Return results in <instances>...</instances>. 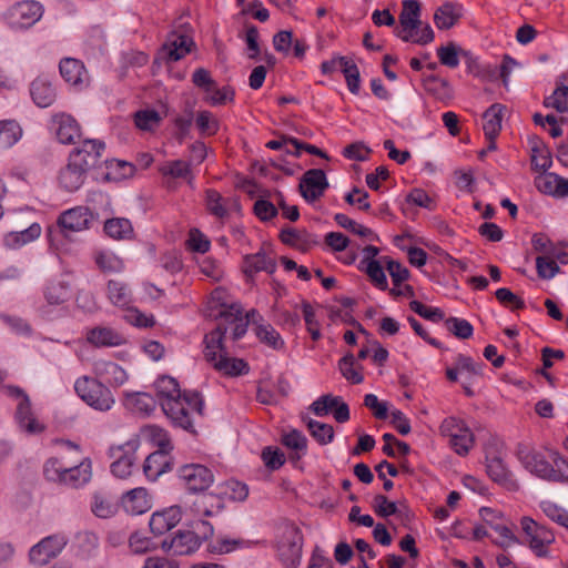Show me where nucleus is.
I'll list each match as a JSON object with an SVG mask.
<instances>
[{
  "mask_svg": "<svg viewBox=\"0 0 568 568\" xmlns=\"http://www.w3.org/2000/svg\"><path fill=\"white\" fill-rule=\"evenodd\" d=\"M161 116L155 110H140L134 114L135 125L143 131H151L159 126Z\"/></svg>",
  "mask_w": 568,
  "mask_h": 568,
  "instance_id": "obj_50",
  "label": "nucleus"
},
{
  "mask_svg": "<svg viewBox=\"0 0 568 568\" xmlns=\"http://www.w3.org/2000/svg\"><path fill=\"white\" fill-rule=\"evenodd\" d=\"M87 339L95 347H113L124 343L121 334L110 327H94L87 333Z\"/></svg>",
  "mask_w": 568,
  "mask_h": 568,
  "instance_id": "obj_23",
  "label": "nucleus"
},
{
  "mask_svg": "<svg viewBox=\"0 0 568 568\" xmlns=\"http://www.w3.org/2000/svg\"><path fill=\"white\" fill-rule=\"evenodd\" d=\"M65 469L67 467L57 457H51L43 465V475L50 481L62 483Z\"/></svg>",
  "mask_w": 568,
  "mask_h": 568,
  "instance_id": "obj_60",
  "label": "nucleus"
},
{
  "mask_svg": "<svg viewBox=\"0 0 568 568\" xmlns=\"http://www.w3.org/2000/svg\"><path fill=\"white\" fill-rule=\"evenodd\" d=\"M170 453L155 450L145 458L143 471L149 479L155 480L159 476L171 469Z\"/></svg>",
  "mask_w": 568,
  "mask_h": 568,
  "instance_id": "obj_21",
  "label": "nucleus"
},
{
  "mask_svg": "<svg viewBox=\"0 0 568 568\" xmlns=\"http://www.w3.org/2000/svg\"><path fill=\"white\" fill-rule=\"evenodd\" d=\"M536 268L538 276L545 280L552 278L560 270L556 261L547 255L536 258Z\"/></svg>",
  "mask_w": 568,
  "mask_h": 568,
  "instance_id": "obj_58",
  "label": "nucleus"
},
{
  "mask_svg": "<svg viewBox=\"0 0 568 568\" xmlns=\"http://www.w3.org/2000/svg\"><path fill=\"white\" fill-rule=\"evenodd\" d=\"M105 233L115 240L130 239L133 233L131 222L124 217L109 219L104 223Z\"/></svg>",
  "mask_w": 568,
  "mask_h": 568,
  "instance_id": "obj_38",
  "label": "nucleus"
},
{
  "mask_svg": "<svg viewBox=\"0 0 568 568\" xmlns=\"http://www.w3.org/2000/svg\"><path fill=\"white\" fill-rule=\"evenodd\" d=\"M60 74L65 82L72 85L88 84L90 77L82 61L74 58H64L59 64Z\"/></svg>",
  "mask_w": 568,
  "mask_h": 568,
  "instance_id": "obj_16",
  "label": "nucleus"
},
{
  "mask_svg": "<svg viewBox=\"0 0 568 568\" xmlns=\"http://www.w3.org/2000/svg\"><path fill=\"white\" fill-rule=\"evenodd\" d=\"M227 328L219 325L204 336V357L216 371L224 375L237 376L247 373V364L240 358L229 357L223 345Z\"/></svg>",
  "mask_w": 568,
  "mask_h": 568,
  "instance_id": "obj_2",
  "label": "nucleus"
},
{
  "mask_svg": "<svg viewBox=\"0 0 568 568\" xmlns=\"http://www.w3.org/2000/svg\"><path fill=\"white\" fill-rule=\"evenodd\" d=\"M92 214L85 206H77L63 212L57 222V229L49 230V239L52 245L59 241V236L70 239L73 233L89 229Z\"/></svg>",
  "mask_w": 568,
  "mask_h": 568,
  "instance_id": "obj_3",
  "label": "nucleus"
},
{
  "mask_svg": "<svg viewBox=\"0 0 568 568\" xmlns=\"http://www.w3.org/2000/svg\"><path fill=\"white\" fill-rule=\"evenodd\" d=\"M458 51L459 48L455 43L449 42L447 45L437 49V55L443 65L457 68L459 65Z\"/></svg>",
  "mask_w": 568,
  "mask_h": 568,
  "instance_id": "obj_56",
  "label": "nucleus"
},
{
  "mask_svg": "<svg viewBox=\"0 0 568 568\" xmlns=\"http://www.w3.org/2000/svg\"><path fill=\"white\" fill-rule=\"evenodd\" d=\"M334 220L341 227L349 230L351 232L357 234L358 236L369 237L372 240L378 239L377 235L374 234V232L371 229L356 223L354 220L349 219L347 215L343 213L335 214Z\"/></svg>",
  "mask_w": 568,
  "mask_h": 568,
  "instance_id": "obj_47",
  "label": "nucleus"
},
{
  "mask_svg": "<svg viewBox=\"0 0 568 568\" xmlns=\"http://www.w3.org/2000/svg\"><path fill=\"white\" fill-rule=\"evenodd\" d=\"M373 508L377 516L388 517L399 513L396 503L389 501L384 495H376L373 500Z\"/></svg>",
  "mask_w": 568,
  "mask_h": 568,
  "instance_id": "obj_61",
  "label": "nucleus"
},
{
  "mask_svg": "<svg viewBox=\"0 0 568 568\" xmlns=\"http://www.w3.org/2000/svg\"><path fill=\"white\" fill-rule=\"evenodd\" d=\"M276 270V262L268 257L265 253L258 252L253 255H247L244 263V273L252 277L253 274L265 271L273 274Z\"/></svg>",
  "mask_w": 568,
  "mask_h": 568,
  "instance_id": "obj_29",
  "label": "nucleus"
},
{
  "mask_svg": "<svg viewBox=\"0 0 568 568\" xmlns=\"http://www.w3.org/2000/svg\"><path fill=\"white\" fill-rule=\"evenodd\" d=\"M542 105L547 109H554L559 113L568 112V87L556 79L555 90L546 97Z\"/></svg>",
  "mask_w": 568,
  "mask_h": 568,
  "instance_id": "obj_35",
  "label": "nucleus"
},
{
  "mask_svg": "<svg viewBox=\"0 0 568 568\" xmlns=\"http://www.w3.org/2000/svg\"><path fill=\"white\" fill-rule=\"evenodd\" d=\"M106 295L110 302L119 307H126L132 302L129 286L119 280H110L106 284Z\"/></svg>",
  "mask_w": 568,
  "mask_h": 568,
  "instance_id": "obj_31",
  "label": "nucleus"
},
{
  "mask_svg": "<svg viewBox=\"0 0 568 568\" xmlns=\"http://www.w3.org/2000/svg\"><path fill=\"white\" fill-rule=\"evenodd\" d=\"M338 62L348 90L353 94H358L361 88V74L358 67L347 57H338Z\"/></svg>",
  "mask_w": 568,
  "mask_h": 568,
  "instance_id": "obj_37",
  "label": "nucleus"
},
{
  "mask_svg": "<svg viewBox=\"0 0 568 568\" xmlns=\"http://www.w3.org/2000/svg\"><path fill=\"white\" fill-rule=\"evenodd\" d=\"M44 297L50 305H60L70 298V284L64 281L50 283L44 292Z\"/></svg>",
  "mask_w": 568,
  "mask_h": 568,
  "instance_id": "obj_43",
  "label": "nucleus"
},
{
  "mask_svg": "<svg viewBox=\"0 0 568 568\" xmlns=\"http://www.w3.org/2000/svg\"><path fill=\"white\" fill-rule=\"evenodd\" d=\"M180 520V509L178 507H170L152 515L150 519V529L155 536H161L175 527Z\"/></svg>",
  "mask_w": 568,
  "mask_h": 568,
  "instance_id": "obj_18",
  "label": "nucleus"
},
{
  "mask_svg": "<svg viewBox=\"0 0 568 568\" xmlns=\"http://www.w3.org/2000/svg\"><path fill=\"white\" fill-rule=\"evenodd\" d=\"M122 506L130 515H142L151 509L152 500L148 490L139 487L123 495Z\"/></svg>",
  "mask_w": 568,
  "mask_h": 568,
  "instance_id": "obj_17",
  "label": "nucleus"
},
{
  "mask_svg": "<svg viewBox=\"0 0 568 568\" xmlns=\"http://www.w3.org/2000/svg\"><path fill=\"white\" fill-rule=\"evenodd\" d=\"M30 93L34 103L40 108L50 106L54 102L57 95L52 83L41 77L37 78L31 83Z\"/></svg>",
  "mask_w": 568,
  "mask_h": 568,
  "instance_id": "obj_24",
  "label": "nucleus"
},
{
  "mask_svg": "<svg viewBox=\"0 0 568 568\" xmlns=\"http://www.w3.org/2000/svg\"><path fill=\"white\" fill-rule=\"evenodd\" d=\"M22 134L20 125L12 120L0 121V149L13 145Z\"/></svg>",
  "mask_w": 568,
  "mask_h": 568,
  "instance_id": "obj_44",
  "label": "nucleus"
},
{
  "mask_svg": "<svg viewBox=\"0 0 568 568\" xmlns=\"http://www.w3.org/2000/svg\"><path fill=\"white\" fill-rule=\"evenodd\" d=\"M116 505L102 491H97L92 496L91 511L99 518H110L116 513Z\"/></svg>",
  "mask_w": 568,
  "mask_h": 568,
  "instance_id": "obj_40",
  "label": "nucleus"
},
{
  "mask_svg": "<svg viewBox=\"0 0 568 568\" xmlns=\"http://www.w3.org/2000/svg\"><path fill=\"white\" fill-rule=\"evenodd\" d=\"M205 194L206 207L210 213L220 219L227 216V210L222 195L212 189L207 190Z\"/></svg>",
  "mask_w": 568,
  "mask_h": 568,
  "instance_id": "obj_51",
  "label": "nucleus"
},
{
  "mask_svg": "<svg viewBox=\"0 0 568 568\" xmlns=\"http://www.w3.org/2000/svg\"><path fill=\"white\" fill-rule=\"evenodd\" d=\"M555 541V535L545 526H539L532 539H529V547L538 557H547V547Z\"/></svg>",
  "mask_w": 568,
  "mask_h": 568,
  "instance_id": "obj_42",
  "label": "nucleus"
},
{
  "mask_svg": "<svg viewBox=\"0 0 568 568\" xmlns=\"http://www.w3.org/2000/svg\"><path fill=\"white\" fill-rule=\"evenodd\" d=\"M445 326L449 333L460 339L471 337L474 332L473 325L468 321L458 317H448L445 320Z\"/></svg>",
  "mask_w": 568,
  "mask_h": 568,
  "instance_id": "obj_48",
  "label": "nucleus"
},
{
  "mask_svg": "<svg viewBox=\"0 0 568 568\" xmlns=\"http://www.w3.org/2000/svg\"><path fill=\"white\" fill-rule=\"evenodd\" d=\"M460 17L462 6L446 2L435 11L434 21L438 29L448 30L458 22Z\"/></svg>",
  "mask_w": 568,
  "mask_h": 568,
  "instance_id": "obj_25",
  "label": "nucleus"
},
{
  "mask_svg": "<svg viewBox=\"0 0 568 568\" xmlns=\"http://www.w3.org/2000/svg\"><path fill=\"white\" fill-rule=\"evenodd\" d=\"M140 434L145 439L152 442L158 447V450L171 452L173 449L168 432L158 425L143 426Z\"/></svg>",
  "mask_w": 568,
  "mask_h": 568,
  "instance_id": "obj_32",
  "label": "nucleus"
},
{
  "mask_svg": "<svg viewBox=\"0 0 568 568\" xmlns=\"http://www.w3.org/2000/svg\"><path fill=\"white\" fill-rule=\"evenodd\" d=\"M338 369L343 377L353 384H361L364 381L361 373L362 366L356 364V358L352 353H347L338 361Z\"/></svg>",
  "mask_w": 568,
  "mask_h": 568,
  "instance_id": "obj_39",
  "label": "nucleus"
},
{
  "mask_svg": "<svg viewBox=\"0 0 568 568\" xmlns=\"http://www.w3.org/2000/svg\"><path fill=\"white\" fill-rule=\"evenodd\" d=\"M156 397L165 416L176 427L195 434L194 418L202 416L204 403L196 392H182L175 378L161 376L155 382Z\"/></svg>",
  "mask_w": 568,
  "mask_h": 568,
  "instance_id": "obj_1",
  "label": "nucleus"
},
{
  "mask_svg": "<svg viewBox=\"0 0 568 568\" xmlns=\"http://www.w3.org/2000/svg\"><path fill=\"white\" fill-rule=\"evenodd\" d=\"M222 508L221 498L213 494L200 495L193 504V510L196 516L212 517L220 514Z\"/></svg>",
  "mask_w": 568,
  "mask_h": 568,
  "instance_id": "obj_30",
  "label": "nucleus"
},
{
  "mask_svg": "<svg viewBox=\"0 0 568 568\" xmlns=\"http://www.w3.org/2000/svg\"><path fill=\"white\" fill-rule=\"evenodd\" d=\"M126 406L134 413L150 415L156 407V399L149 393L136 392L126 396Z\"/></svg>",
  "mask_w": 568,
  "mask_h": 568,
  "instance_id": "obj_33",
  "label": "nucleus"
},
{
  "mask_svg": "<svg viewBox=\"0 0 568 568\" xmlns=\"http://www.w3.org/2000/svg\"><path fill=\"white\" fill-rule=\"evenodd\" d=\"M505 106L499 103L490 105L484 112V132L487 139H496L501 129L503 111Z\"/></svg>",
  "mask_w": 568,
  "mask_h": 568,
  "instance_id": "obj_28",
  "label": "nucleus"
},
{
  "mask_svg": "<svg viewBox=\"0 0 568 568\" xmlns=\"http://www.w3.org/2000/svg\"><path fill=\"white\" fill-rule=\"evenodd\" d=\"M559 175L556 173H540L535 178V186L544 194L555 196Z\"/></svg>",
  "mask_w": 568,
  "mask_h": 568,
  "instance_id": "obj_57",
  "label": "nucleus"
},
{
  "mask_svg": "<svg viewBox=\"0 0 568 568\" xmlns=\"http://www.w3.org/2000/svg\"><path fill=\"white\" fill-rule=\"evenodd\" d=\"M77 394L91 407L99 410H109L114 399L108 387L95 378L83 376L74 384Z\"/></svg>",
  "mask_w": 568,
  "mask_h": 568,
  "instance_id": "obj_5",
  "label": "nucleus"
},
{
  "mask_svg": "<svg viewBox=\"0 0 568 568\" xmlns=\"http://www.w3.org/2000/svg\"><path fill=\"white\" fill-rule=\"evenodd\" d=\"M95 263L103 272H119L123 266L122 261L111 252L97 253Z\"/></svg>",
  "mask_w": 568,
  "mask_h": 568,
  "instance_id": "obj_53",
  "label": "nucleus"
},
{
  "mask_svg": "<svg viewBox=\"0 0 568 568\" xmlns=\"http://www.w3.org/2000/svg\"><path fill=\"white\" fill-rule=\"evenodd\" d=\"M180 478L186 487L192 491H201L207 489L213 483L212 471L200 464L184 465L179 470Z\"/></svg>",
  "mask_w": 568,
  "mask_h": 568,
  "instance_id": "obj_12",
  "label": "nucleus"
},
{
  "mask_svg": "<svg viewBox=\"0 0 568 568\" xmlns=\"http://www.w3.org/2000/svg\"><path fill=\"white\" fill-rule=\"evenodd\" d=\"M140 447V439L138 436L132 437L123 445L113 448V456L115 460L111 465V471L119 478H126L132 474L136 460V450Z\"/></svg>",
  "mask_w": 568,
  "mask_h": 568,
  "instance_id": "obj_8",
  "label": "nucleus"
},
{
  "mask_svg": "<svg viewBox=\"0 0 568 568\" xmlns=\"http://www.w3.org/2000/svg\"><path fill=\"white\" fill-rule=\"evenodd\" d=\"M200 547V537L195 531L180 530L174 537L162 541V548L173 555L183 556L194 552Z\"/></svg>",
  "mask_w": 568,
  "mask_h": 568,
  "instance_id": "obj_14",
  "label": "nucleus"
},
{
  "mask_svg": "<svg viewBox=\"0 0 568 568\" xmlns=\"http://www.w3.org/2000/svg\"><path fill=\"white\" fill-rule=\"evenodd\" d=\"M517 455L524 467L539 478L550 481H562L565 479L564 474L555 470L542 454L519 445Z\"/></svg>",
  "mask_w": 568,
  "mask_h": 568,
  "instance_id": "obj_6",
  "label": "nucleus"
},
{
  "mask_svg": "<svg viewBox=\"0 0 568 568\" xmlns=\"http://www.w3.org/2000/svg\"><path fill=\"white\" fill-rule=\"evenodd\" d=\"M43 13L42 6L37 1H21L6 12L7 22L11 28L23 29L33 26Z\"/></svg>",
  "mask_w": 568,
  "mask_h": 568,
  "instance_id": "obj_7",
  "label": "nucleus"
},
{
  "mask_svg": "<svg viewBox=\"0 0 568 568\" xmlns=\"http://www.w3.org/2000/svg\"><path fill=\"white\" fill-rule=\"evenodd\" d=\"M303 420L306 423V426L312 435V437L320 445H327L334 439V428L329 424H325L322 422L314 420L312 418L303 417Z\"/></svg>",
  "mask_w": 568,
  "mask_h": 568,
  "instance_id": "obj_41",
  "label": "nucleus"
},
{
  "mask_svg": "<svg viewBox=\"0 0 568 568\" xmlns=\"http://www.w3.org/2000/svg\"><path fill=\"white\" fill-rule=\"evenodd\" d=\"M366 274L371 281L381 290L387 288V280L379 261H369L366 264Z\"/></svg>",
  "mask_w": 568,
  "mask_h": 568,
  "instance_id": "obj_62",
  "label": "nucleus"
},
{
  "mask_svg": "<svg viewBox=\"0 0 568 568\" xmlns=\"http://www.w3.org/2000/svg\"><path fill=\"white\" fill-rule=\"evenodd\" d=\"M160 172L163 175H170L172 178H186L191 174L189 163L182 160L171 161L160 168Z\"/></svg>",
  "mask_w": 568,
  "mask_h": 568,
  "instance_id": "obj_63",
  "label": "nucleus"
},
{
  "mask_svg": "<svg viewBox=\"0 0 568 568\" xmlns=\"http://www.w3.org/2000/svg\"><path fill=\"white\" fill-rule=\"evenodd\" d=\"M91 476V462L90 459H84L78 466L69 467L64 470L61 484L77 488L87 484Z\"/></svg>",
  "mask_w": 568,
  "mask_h": 568,
  "instance_id": "obj_26",
  "label": "nucleus"
},
{
  "mask_svg": "<svg viewBox=\"0 0 568 568\" xmlns=\"http://www.w3.org/2000/svg\"><path fill=\"white\" fill-rule=\"evenodd\" d=\"M41 234V227L39 224L33 223L28 229L17 232H10L6 236V242L10 246H20L27 244L36 239H38Z\"/></svg>",
  "mask_w": 568,
  "mask_h": 568,
  "instance_id": "obj_45",
  "label": "nucleus"
},
{
  "mask_svg": "<svg viewBox=\"0 0 568 568\" xmlns=\"http://www.w3.org/2000/svg\"><path fill=\"white\" fill-rule=\"evenodd\" d=\"M383 262L392 277L395 286H399L404 281L409 277V271L403 266L399 262L392 260L390 257L384 256Z\"/></svg>",
  "mask_w": 568,
  "mask_h": 568,
  "instance_id": "obj_55",
  "label": "nucleus"
},
{
  "mask_svg": "<svg viewBox=\"0 0 568 568\" xmlns=\"http://www.w3.org/2000/svg\"><path fill=\"white\" fill-rule=\"evenodd\" d=\"M420 4L417 0H404L403 10L399 14V24L407 29H418L420 21Z\"/></svg>",
  "mask_w": 568,
  "mask_h": 568,
  "instance_id": "obj_34",
  "label": "nucleus"
},
{
  "mask_svg": "<svg viewBox=\"0 0 568 568\" xmlns=\"http://www.w3.org/2000/svg\"><path fill=\"white\" fill-rule=\"evenodd\" d=\"M64 545L63 537H47L31 548L30 560L37 566H44L62 550Z\"/></svg>",
  "mask_w": 568,
  "mask_h": 568,
  "instance_id": "obj_13",
  "label": "nucleus"
},
{
  "mask_svg": "<svg viewBox=\"0 0 568 568\" xmlns=\"http://www.w3.org/2000/svg\"><path fill=\"white\" fill-rule=\"evenodd\" d=\"M53 122L57 124L55 134L61 143L73 144L80 138V126L71 115L57 114Z\"/></svg>",
  "mask_w": 568,
  "mask_h": 568,
  "instance_id": "obj_19",
  "label": "nucleus"
},
{
  "mask_svg": "<svg viewBox=\"0 0 568 568\" xmlns=\"http://www.w3.org/2000/svg\"><path fill=\"white\" fill-rule=\"evenodd\" d=\"M101 374H103L110 384L120 386L128 379L126 372L115 363L106 362L102 364Z\"/></svg>",
  "mask_w": 568,
  "mask_h": 568,
  "instance_id": "obj_52",
  "label": "nucleus"
},
{
  "mask_svg": "<svg viewBox=\"0 0 568 568\" xmlns=\"http://www.w3.org/2000/svg\"><path fill=\"white\" fill-rule=\"evenodd\" d=\"M87 171L80 165H74L69 158L68 164L60 171L59 184L68 192L78 191L84 183Z\"/></svg>",
  "mask_w": 568,
  "mask_h": 568,
  "instance_id": "obj_20",
  "label": "nucleus"
},
{
  "mask_svg": "<svg viewBox=\"0 0 568 568\" xmlns=\"http://www.w3.org/2000/svg\"><path fill=\"white\" fill-rule=\"evenodd\" d=\"M196 125L202 134L214 135L220 124L217 119L210 111H201L196 116Z\"/></svg>",
  "mask_w": 568,
  "mask_h": 568,
  "instance_id": "obj_54",
  "label": "nucleus"
},
{
  "mask_svg": "<svg viewBox=\"0 0 568 568\" xmlns=\"http://www.w3.org/2000/svg\"><path fill=\"white\" fill-rule=\"evenodd\" d=\"M486 470L488 476L499 485L514 489L517 487L511 478V473L506 467L504 460L499 456L486 457Z\"/></svg>",
  "mask_w": 568,
  "mask_h": 568,
  "instance_id": "obj_22",
  "label": "nucleus"
},
{
  "mask_svg": "<svg viewBox=\"0 0 568 568\" xmlns=\"http://www.w3.org/2000/svg\"><path fill=\"white\" fill-rule=\"evenodd\" d=\"M541 509L545 515L552 521L567 527L568 525V511L558 507L556 504L550 501L541 503Z\"/></svg>",
  "mask_w": 568,
  "mask_h": 568,
  "instance_id": "obj_64",
  "label": "nucleus"
},
{
  "mask_svg": "<svg viewBox=\"0 0 568 568\" xmlns=\"http://www.w3.org/2000/svg\"><path fill=\"white\" fill-rule=\"evenodd\" d=\"M310 410L317 417L333 414L337 423H346L349 419V407L339 396L324 394L310 405Z\"/></svg>",
  "mask_w": 568,
  "mask_h": 568,
  "instance_id": "obj_9",
  "label": "nucleus"
},
{
  "mask_svg": "<svg viewBox=\"0 0 568 568\" xmlns=\"http://www.w3.org/2000/svg\"><path fill=\"white\" fill-rule=\"evenodd\" d=\"M426 89L436 99L440 101H448L452 99L453 93L449 83L445 79L432 77L426 81Z\"/></svg>",
  "mask_w": 568,
  "mask_h": 568,
  "instance_id": "obj_49",
  "label": "nucleus"
},
{
  "mask_svg": "<svg viewBox=\"0 0 568 568\" xmlns=\"http://www.w3.org/2000/svg\"><path fill=\"white\" fill-rule=\"evenodd\" d=\"M449 443L458 455H466L474 445V435L468 428L460 435H454V438L449 439Z\"/></svg>",
  "mask_w": 568,
  "mask_h": 568,
  "instance_id": "obj_59",
  "label": "nucleus"
},
{
  "mask_svg": "<svg viewBox=\"0 0 568 568\" xmlns=\"http://www.w3.org/2000/svg\"><path fill=\"white\" fill-rule=\"evenodd\" d=\"M194 44L193 40L183 32L172 31L162 47L170 61H179L185 57Z\"/></svg>",
  "mask_w": 568,
  "mask_h": 568,
  "instance_id": "obj_15",
  "label": "nucleus"
},
{
  "mask_svg": "<svg viewBox=\"0 0 568 568\" xmlns=\"http://www.w3.org/2000/svg\"><path fill=\"white\" fill-rule=\"evenodd\" d=\"M17 419L20 427L29 434H38L44 429V426L33 417L28 396H23V399L18 404Z\"/></svg>",
  "mask_w": 568,
  "mask_h": 568,
  "instance_id": "obj_27",
  "label": "nucleus"
},
{
  "mask_svg": "<svg viewBox=\"0 0 568 568\" xmlns=\"http://www.w3.org/2000/svg\"><path fill=\"white\" fill-rule=\"evenodd\" d=\"M104 142L94 139L84 140L81 145L74 149L69 158L73 160L74 165H80L87 172L95 168L104 151Z\"/></svg>",
  "mask_w": 568,
  "mask_h": 568,
  "instance_id": "obj_11",
  "label": "nucleus"
},
{
  "mask_svg": "<svg viewBox=\"0 0 568 568\" xmlns=\"http://www.w3.org/2000/svg\"><path fill=\"white\" fill-rule=\"evenodd\" d=\"M219 316L223 317L226 322L234 324L233 327V339H240L247 331V322L242 317V308L237 304H232L229 308L223 310L219 313Z\"/></svg>",
  "mask_w": 568,
  "mask_h": 568,
  "instance_id": "obj_36",
  "label": "nucleus"
},
{
  "mask_svg": "<svg viewBox=\"0 0 568 568\" xmlns=\"http://www.w3.org/2000/svg\"><path fill=\"white\" fill-rule=\"evenodd\" d=\"M328 186L325 172L321 169H311L302 175L298 190L305 201L313 203L323 196Z\"/></svg>",
  "mask_w": 568,
  "mask_h": 568,
  "instance_id": "obj_10",
  "label": "nucleus"
},
{
  "mask_svg": "<svg viewBox=\"0 0 568 568\" xmlns=\"http://www.w3.org/2000/svg\"><path fill=\"white\" fill-rule=\"evenodd\" d=\"M257 338L273 349H281L284 341L271 324H258L255 328Z\"/></svg>",
  "mask_w": 568,
  "mask_h": 568,
  "instance_id": "obj_46",
  "label": "nucleus"
},
{
  "mask_svg": "<svg viewBox=\"0 0 568 568\" xmlns=\"http://www.w3.org/2000/svg\"><path fill=\"white\" fill-rule=\"evenodd\" d=\"M302 547L303 535L300 528L291 524L283 526L277 541V551L280 560L286 568H296L300 565Z\"/></svg>",
  "mask_w": 568,
  "mask_h": 568,
  "instance_id": "obj_4",
  "label": "nucleus"
}]
</instances>
